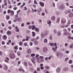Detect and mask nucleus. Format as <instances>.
I'll return each instance as SVG.
<instances>
[{
  "instance_id": "54",
  "label": "nucleus",
  "mask_w": 73,
  "mask_h": 73,
  "mask_svg": "<svg viewBox=\"0 0 73 73\" xmlns=\"http://www.w3.org/2000/svg\"><path fill=\"white\" fill-rule=\"evenodd\" d=\"M35 49H36V50H39L40 49V48L36 47H35Z\"/></svg>"
},
{
  "instance_id": "50",
  "label": "nucleus",
  "mask_w": 73,
  "mask_h": 73,
  "mask_svg": "<svg viewBox=\"0 0 73 73\" xmlns=\"http://www.w3.org/2000/svg\"><path fill=\"white\" fill-rule=\"evenodd\" d=\"M1 24L2 26V27H4V23H1Z\"/></svg>"
},
{
  "instance_id": "37",
  "label": "nucleus",
  "mask_w": 73,
  "mask_h": 73,
  "mask_svg": "<svg viewBox=\"0 0 73 73\" xmlns=\"http://www.w3.org/2000/svg\"><path fill=\"white\" fill-rule=\"evenodd\" d=\"M24 64L25 66H27V62H25L24 63Z\"/></svg>"
},
{
  "instance_id": "2",
  "label": "nucleus",
  "mask_w": 73,
  "mask_h": 73,
  "mask_svg": "<svg viewBox=\"0 0 73 73\" xmlns=\"http://www.w3.org/2000/svg\"><path fill=\"white\" fill-rule=\"evenodd\" d=\"M63 70L64 72H68V71H69V68L68 67H64Z\"/></svg>"
},
{
  "instance_id": "45",
  "label": "nucleus",
  "mask_w": 73,
  "mask_h": 73,
  "mask_svg": "<svg viewBox=\"0 0 73 73\" xmlns=\"http://www.w3.org/2000/svg\"><path fill=\"white\" fill-rule=\"evenodd\" d=\"M67 33H68L67 32V31H66V32H65L64 31V35H68V34H67Z\"/></svg>"
},
{
  "instance_id": "16",
  "label": "nucleus",
  "mask_w": 73,
  "mask_h": 73,
  "mask_svg": "<svg viewBox=\"0 0 73 73\" xmlns=\"http://www.w3.org/2000/svg\"><path fill=\"white\" fill-rule=\"evenodd\" d=\"M73 14L72 13H70L69 14V17H73Z\"/></svg>"
},
{
  "instance_id": "53",
  "label": "nucleus",
  "mask_w": 73,
  "mask_h": 73,
  "mask_svg": "<svg viewBox=\"0 0 73 73\" xmlns=\"http://www.w3.org/2000/svg\"><path fill=\"white\" fill-rule=\"evenodd\" d=\"M66 53H69V51L68 50L66 51L65 52Z\"/></svg>"
},
{
  "instance_id": "18",
  "label": "nucleus",
  "mask_w": 73,
  "mask_h": 73,
  "mask_svg": "<svg viewBox=\"0 0 73 73\" xmlns=\"http://www.w3.org/2000/svg\"><path fill=\"white\" fill-rule=\"evenodd\" d=\"M55 19L56 18H55V17H54V16H53L51 18V20H52V21H54V20H55Z\"/></svg>"
},
{
  "instance_id": "29",
  "label": "nucleus",
  "mask_w": 73,
  "mask_h": 73,
  "mask_svg": "<svg viewBox=\"0 0 73 73\" xmlns=\"http://www.w3.org/2000/svg\"><path fill=\"white\" fill-rule=\"evenodd\" d=\"M32 36L33 37H35V32H32Z\"/></svg>"
},
{
  "instance_id": "49",
  "label": "nucleus",
  "mask_w": 73,
  "mask_h": 73,
  "mask_svg": "<svg viewBox=\"0 0 73 73\" xmlns=\"http://www.w3.org/2000/svg\"><path fill=\"white\" fill-rule=\"evenodd\" d=\"M8 13H11V10H8Z\"/></svg>"
},
{
  "instance_id": "7",
  "label": "nucleus",
  "mask_w": 73,
  "mask_h": 73,
  "mask_svg": "<svg viewBox=\"0 0 73 73\" xmlns=\"http://www.w3.org/2000/svg\"><path fill=\"white\" fill-rule=\"evenodd\" d=\"M47 24H48V26L49 27H50L51 26V23H52V22H51V21L50 20H48L47 21Z\"/></svg>"
},
{
  "instance_id": "61",
  "label": "nucleus",
  "mask_w": 73,
  "mask_h": 73,
  "mask_svg": "<svg viewBox=\"0 0 73 73\" xmlns=\"http://www.w3.org/2000/svg\"><path fill=\"white\" fill-rule=\"evenodd\" d=\"M40 68L41 69H42V70H43V69H44V67L43 66L40 67Z\"/></svg>"
},
{
  "instance_id": "15",
  "label": "nucleus",
  "mask_w": 73,
  "mask_h": 73,
  "mask_svg": "<svg viewBox=\"0 0 73 73\" xmlns=\"http://www.w3.org/2000/svg\"><path fill=\"white\" fill-rule=\"evenodd\" d=\"M14 15V11H11V16H13Z\"/></svg>"
},
{
  "instance_id": "58",
  "label": "nucleus",
  "mask_w": 73,
  "mask_h": 73,
  "mask_svg": "<svg viewBox=\"0 0 73 73\" xmlns=\"http://www.w3.org/2000/svg\"><path fill=\"white\" fill-rule=\"evenodd\" d=\"M41 15H42V16H44V15H45V13L43 12H42V13Z\"/></svg>"
},
{
  "instance_id": "12",
  "label": "nucleus",
  "mask_w": 73,
  "mask_h": 73,
  "mask_svg": "<svg viewBox=\"0 0 73 73\" xmlns=\"http://www.w3.org/2000/svg\"><path fill=\"white\" fill-rule=\"evenodd\" d=\"M39 3L42 7H44V3L43 2H42L41 1H40L39 2Z\"/></svg>"
},
{
  "instance_id": "23",
  "label": "nucleus",
  "mask_w": 73,
  "mask_h": 73,
  "mask_svg": "<svg viewBox=\"0 0 73 73\" xmlns=\"http://www.w3.org/2000/svg\"><path fill=\"white\" fill-rule=\"evenodd\" d=\"M60 55H61V54H60V52H57V57H59Z\"/></svg>"
},
{
  "instance_id": "20",
  "label": "nucleus",
  "mask_w": 73,
  "mask_h": 73,
  "mask_svg": "<svg viewBox=\"0 0 73 73\" xmlns=\"http://www.w3.org/2000/svg\"><path fill=\"white\" fill-rule=\"evenodd\" d=\"M17 20L18 21H22V18L21 17H19L17 19Z\"/></svg>"
},
{
  "instance_id": "14",
  "label": "nucleus",
  "mask_w": 73,
  "mask_h": 73,
  "mask_svg": "<svg viewBox=\"0 0 73 73\" xmlns=\"http://www.w3.org/2000/svg\"><path fill=\"white\" fill-rule=\"evenodd\" d=\"M44 44H47L48 43V40L46 38L44 40Z\"/></svg>"
},
{
  "instance_id": "26",
  "label": "nucleus",
  "mask_w": 73,
  "mask_h": 73,
  "mask_svg": "<svg viewBox=\"0 0 73 73\" xmlns=\"http://www.w3.org/2000/svg\"><path fill=\"white\" fill-rule=\"evenodd\" d=\"M7 34L8 35H11V31H8L7 32Z\"/></svg>"
},
{
  "instance_id": "56",
  "label": "nucleus",
  "mask_w": 73,
  "mask_h": 73,
  "mask_svg": "<svg viewBox=\"0 0 73 73\" xmlns=\"http://www.w3.org/2000/svg\"><path fill=\"white\" fill-rule=\"evenodd\" d=\"M54 33L55 34H56L57 33V30H54Z\"/></svg>"
},
{
  "instance_id": "22",
  "label": "nucleus",
  "mask_w": 73,
  "mask_h": 73,
  "mask_svg": "<svg viewBox=\"0 0 73 73\" xmlns=\"http://www.w3.org/2000/svg\"><path fill=\"white\" fill-rule=\"evenodd\" d=\"M41 37L42 38H44V37H45V35L44 34H43L42 33H41Z\"/></svg>"
},
{
  "instance_id": "48",
  "label": "nucleus",
  "mask_w": 73,
  "mask_h": 73,
  "mask_svg": "<svg viewBox=\"0 0 73 73\" xmlns=\"http://www.w3.org/2000/svg\"><path fill=\"white\" fill-rule=\"evenodd\" d=\"M15 49H17V46H16L14 47Z\"/></svg>"
},
{
  "instance_id": "52",
  "label": "nucleus",
  "mask_w": 73,
  "mask_h": 73,
  "mask_svg": "<svg viewBox=\"0 0 73 73\" xmlns=\"http://www.w3.org/2000/svg\"><path fill=\"white\" fill-rule=\"evenodd\" d=\"M19 71H22V70H23V71L24 72V70H23V69H22V68L19 69Z\"/></svg>"
},
{
  "instance_id": "55",
  "label": "nucleus",
  "mask_w": 73,
  "mask_h": 73,
  "mask_svg": "<svg viewBox=\"0 0 73 73\" xmlns=\"http://www.w3.org/2000/svg\"><path fill=\"white\" fill-rule=\"evenodd\" d=\"M41 61L42 62H44V60L43 59H41Z\"/></svg>"
},
{
  "instance_id": "62",
  "label": "nucleus",
  "mask_w": 73,
  "mask_h": 73,
  "mask_svg": "<svg viewBox=\"0 0 73 73\" xmlns=\"http://www.w3.org/2000/svg\"><path fill=\"white\" fill-rule=\"evenodd\" d=\"M37 44H38V42H35V45H37Z\"/></svg>"
},
{
  "instance_id": "28",
  "label": "nucleus",
  "mask_w": 73,
  "mask_h": 73,
  "mask_svg": "<svg viewBox=\"0 0 73 73\" xmlns=\"http://www.w3.org/2000/svg\"><path fill=\"white\" fill-rule=\"evenodd\" d=\"M10 17L9 15L7 16L6 19L7 20H9V19Z\"/></svg>"
},
{
  "instance_id": "6",
  "label": "nucleus",
  "mask_w": 73,
  "mask_h": 73,
  "mask_svg": "<svg viewBox=\"0 0 73 73\" xmlns=\"http://www.w3.org/2000/svg\"><path fill=\"white\" fill-rule=\"evenodd\" d=\"M3 69L4 70H7L8 69V67L6 65L3 64Z\"/></svg>"
},
{
  "instance_id": "38",
  "label": "nucleus",
  "mask_w": 73,
  "mask_h": 73,
  "mask_svg": "<svg viewBox=\"0 0 73 73\" xmlns=\"http://www.w3.org/2000/svg\"><path fill=\"white\" fill-rule=\"evenodd\" d=\"M69 63L70 64H72V60H70L69 61Z\"/></svg>"
},
{
  "instance_id": "42",
  "label": "nucleus",
  "mask_w": 73,
  "mask_h": 73,
  "mask_svg": "<svg viewBox=\"0 0 73 73\" xmlns=\"http://www.w3.org/2000/svg\"><path fill=\"white\" fill-rule=\"evenodd\" d=\"M30 32H31V31L29 30H27V33H28V34H29L30 33Z\"/></svg>"
},
{
  "instance_id": "35",
  "label": "nucleus",
  "mask_w": 73,
  "mask_h": 73,
  "mask_svg": "<svg viewBox=\"0 0 73 73\" xmlns=\"http://www.w3.org/2000/svg\"><path fill=\"white\" fill-rule=\"evenodd\" d=\"M45 68L46 69H49V68H50V67H49V66H45Z\"/></svg>"
},
{
  "instance_id": "5",
  "label": "nucleus",
  "mask_w": 73,
  "mask_h": 73,
  "mask_svg": "<svg viewBox=\"0 0 73 73\" xmlns=\"http://www.w3.org/2000/svg\"><path fill=\"white\" fill-rule=\"evenodd\" d=\"M27 53L28 54H31L32 53V50L30 49H28L27 51Z\"/></svg>"
},
{
  "instance_id": "32",
  "label": "nucleus",
  "mask_w": 73,
  "mask_h": 73,
  "mask_svg": "<svg viewBox=\"0 0 73 73\" xmlns=\"http://www.w3.org/2000/svg\"><path fill=\"white\" fill-rule=\"evenodd\" d=\"M68 60H69V58H68V57H66L65 59V61L66 62L68 61Z\"/></svg>"
},
{
  "instance_id": "46",
  "label": "nucleus",
  "mask_w": 73,
  "mask_h": 73,
  "mask_svg": "<svg viewBox=\"0 0 73 73\" xmlns=\"http://www.w3.org/2000/svg\"><path fill=\"white\" fill-rule=\"evenodd\" d=\"M35 56V54H32L31 55V57H34V56Z\"/></svg>"
},
{
  "instance_id": "39",
  "label": "nucleus",
  "mask_w": 73,
  "mask_h": 73,
  "mask_svg": "<svg viewBox=\"0 0 73 73\" xmlns=\"http://www.w3.org/2000/svg\"><path fill=\"white\" fill-rule=\"evenodd\" d=\"M31 57L30 54L27 55L26 56V57L27 58H29Z\"/></svg>"
},
{
  "instance_id": "13",
  "label": "nucleus",
  "mask_w": 73,
  "mask_h": 73,
  "mask_svg": "<svg viewBox=\"0 0 73 73\" xmlns=\"http://www.w3.org/2000/svg\"><path fill=\"white\" fill-rule=\"evenodd\" d=\"M3 40H7V37L6 35H4L3 37Z\"/></svg>"
},
{
  "instance_id": "63",
  "label": "nucleus",
  "mask_w": 73,
  "mask_h": 73,
  "mask_svg": "<svg viewBox=\"0 0 73 73\" xmlns=\"http://www.w3.org/2000/svg\"><path fill=\"white\" fill-rule=\"evenodd\" d=\"M45 60H48V57H46L45 58Z\"/></svg>"
},
{
  "instance_id": "10",
  "label": "nucleus",
  "mask_w": 73,
  "mask_h": 73,
  "mask_svg": "<svg viewBox=\"0 0 73 73\" xmlns=\"http://www.w3.org/2000/svg\"><path fill=\"white\" fill-rule=\"evenodd\" d=\"M15 31L17 32H19V31H20L19 29V28L17 26L15 27Z\"/></svg>"
},
{
  "instance_id": "40",
  "label": "nucleus",
  "mask_w": 73,
  "mask_h": 73,
  "mask_svg": "<svg viewBox=\"0 0 73 73\" xmlns=\"http://www.w3.org/2000/svg\"><path fill=\"white\" fill-rule=\"evenodd\" d=\"M49 38H50V40H52V36L50 35V36Z\"/></svg>"
},
{
  "instance_id": "11",
  "label": "nucleus",
  "mask_w": 73,
  "mask_h": 73,
  "mask_svg": "<svg viewBox=\"0 0 73 73\" xmlns=\"http://www.w3.org/2000/svg\"><path fill=\"white\" fill-rule=\"evenodd\" d=\"M61 23L62 24H64L65 23V20L64 18L62 19V20L61 21Z\"/></svg>"
},
{
  "instance_id": "1",
  "label": "nucleus",
  "mask_w": 73,
  "mask_h": 73,
  "mask_svg": "<svg viewBox=\"0 0 73 73\" xmlns=\"http://www.w3.org/2000/svg\"><path fill=\"white\" fill-rule=\"evenodd\" d=\"M59 8L61 10H63L65 8V6L63 4H62L59 6Z\"/></svg>"
},
{
  "instance_id": "41",
  "label": "nucleus",
  "mask_w": 73,
  "mask_h": 73,
  "mask_svg": "<svg viewBox=\"0 0 73 73\" xmlns=\"http://www.w3.org/2000/svg\"><path fill=\"white\" fill-rule=\"evenodd\" d=\"M3 52L1 51H0V56H2V55H3Z\"/></svg>"
},
{
  "instance_id": "60",
  "label": "nucleus",
  "mask_w": 73,
  "mask_h": 73,
  "mask_svg": "<svg viewBox=\"0 0 73 73\" xmlns=\"http://www.w3.org/2000/svg\"><path fill=\"white\" fill-rule=\"evenodd\" d=\"M68 31L69 32H70V28H68Z\"/></svg>"
},
{
  "instance_id": "51",
  "label": "nucleus",
  "mask_w": 73,
  "mask_h": 73,
  "mask_svg": "<svg viewBox=\"0 0 73 73\" xmlns=\"http://www.w3.org/2000/svg\"><path fill=\"white\" fill-rule=\"evenodd\" d=\"M29 44H30V46H32L33 45V43L32 42H30L29 43Z\"/></svg>"
},
{
  "instance_id": "27",
  "label": "nucleus",
  "mask_w": 73,
  "mask_h": 73,
  "mask_svg": "<svg viewBox=\"0 0 73 73\" xmlns=\"http://www.w3.org/2000/svg\"><path fill=\"white\" fill-rule=\"evenodd\" d=\"M15 44H16V43H15V42H11V45L12 46H14Z\"/></svg>"
},
{
  "instance_id": "47",
  "label": "nucleus",
  "mask_w": 73,
  "mask_h": 73,
  "mask_svg": "<svg viewBox=\"0 0 73 73\" xmlns=\"http://www.w3.org/2000/svg\"><path fill=\"white\" fill-rule=\"evenodd\" d=\"M63 31H64V32H67V30H66V29H64L63 30Z\"/></svg>"
},
{
  "instance_id": "44",
  "label": "nucleus",
  "mask_w": 73,
  "mask_h": 73,
  "mask_svg": "<svg viewBox=\"0 0 73 73\" xmlns=\"http://www.w3.org/2000/svg\"><path fill=\"white\" fill-rule=\"evenodd\" d=\"M39 57L40 59H43L44 58V57L42 56H39Z\"/></svg>"
},
{
  "instance_id": "24",
  "label": "nucleus",
  "mask_w": 73,
  "mask_h": 73,
  "mask_svg": "<svg viewBox=\"0 0 73 73\" xmlns=\"http://www.w3.org/2000/svg\"><path fill=\"white\" fill-rule=\"evenodd\" d=\"M57 35L58 36H61V33L60 32H57Z\"/></svg>"
},
{
  "instance_id": "9",
  "label": "nucleus",
  "mask_w": 73,
  "mask_h": 73,
  "mask_svg": "<svg viewBox=\"0 0 73 73\" xmlns=\"http://www.w3.org/2000/svg\"><path fill=\"white\" fill-rule=\"evenodd\" d=\"M61 71V68L60 67L58 68L56 70V72L57 73H59Z\"/></svg>"
},
{
  "instance_id": "8",
  "label": "nucleus",
  "mask_w": 73,
  "mask_h": 73,
  "mask_svg": "<svg viewBox=\"0 0 73 73\" xmlns=\"http://www.w3.org/2000/svg\"><path fill=\"white\" fill-rule=\"evenodd\" d=\"M52 48L53 50L55 52H56L57 51V50H56V49H57V46H55V48L52 47Z\"/></svg>"
},
{
  "instance_id": "4",
  "label": "nucleus",
  "mask_w": 73,
  "mask_h": 73,
  "mask_svg": "<svg viewBox=\"0 0 73 73\" xmlns=\"http://www.w3.org/2000/svg\"><path fill=\"white\" fill-rule=\"evenodd\" d=\"M15 57V54H10V57L11 58H14Z\"/></svg>"
},
{
  "instance_id": "25",
  "label": "nucleus",
  "mask_w": 73,
  "mask_h": 73,
  "mask_svg": "<svg viewBox=\"0 0 73 73\" xmlns=\"http://www.w3.org/2000/svg\"><path fill=\"white\" fill-rule=\"evenodd\" d=\"M35 31H36L37 32H39V31H40V30L39 29H38L37 28H36L35 29Z\"/></svg>"
},
{
  "instance_id": "59",
  "label": "nucleus",
  "mask_w": 73,
  "mask_h": 73,
  "mask_svg": "<svg viewBox=\"0 0 73 73\" xmlns=\"http://www.w3.org/2000/svg\"><path fill=\"white\" fill-rule=\"evenodd\" d=\"M5 62H7V63H8L9 62V61H8L7 60H6V59H5Z\"/></svg>"
},
{
  "instance_id": "34",
  "label": "nucleus",
  "mask_w": 73,
  "mask_h": 73,
  "mask_svg": "<svg viewBox=\"0 0 73 73\" xmlns=\"http://www.w3.org/2000/svg\"><path fill=\"white\" fill-rule=\"evenodd\" d=\"M60 18H58L57 19V21L56 22V23H58L60 22Z\"/></svg>"
},
{
  "instance_id": "17",
  "label": "nucleus",
  "mask_w": 73,
  "mask_h": 73,
  "mask_svg": "<svg viewBox=\"0 0 73 73\" xmlns=\"http://www.w3.org/2000/svg\"><path fill=\"white\" fill-rule=\"evenodd\" d=\"M26 41H28L29 40V38H31V37L29 36H26Z\"/></svg>"
},
{
  "instance_id": "33",
  "label": "nucleus",
  "mask_w": 73,
  "mask_h": 73,
  "mask_svg": "<svg viewBox=\"0 0 73 73\" xmlns=\"http://www.w3.org/2000/svg\"><path fill=\"white\" fill-rule=\"evenodd\" d=\"M49 45H50L51 46H53L54 45V43H50Z\"/></svg>"
},
{
  "instance_id": "36",
  "label": "nucleus",
  "mask_w": 73,
  "mask_h": 73,
  "mask_svg": "<svg viewBox=\"0 0 73 73\" xmlns=\"http://www.w3.org/2000/svg\"><path fill=\"white\" fill-rule=\"evenodd\" d=\"M19 45H20L21 46L23 45V42H21L19 43Z\"/></svg>"
},
{
  "instance_id": "57",
  "label": "nucleus",
  "mask_w": 73,
  "mask_h": 73,
  "mask_svg": "<svg viewBox=\"0 0 73 73\" xmlns=\"http://www.w3.org/2000/svg\"><path fill=\"white\" fill-rule=\"evenodd\" d=\"M24 45L25 46H27V43H25L24 44Z\"/></svg>"
},
{
  "instance_id": "64",
  "label": "nucleus",
  "mask_w": 73,
  "mask_h": 73,
  "mask_svg": "<svg viewBox=\"0 0 73 73\" xmlns=\"http://www.w3.org/2000/svg\"><path fill=\"white\" fill-rule=\"evenodd\" d=\"M34 3L35 4H37V2H36V1L35 0H34Z\"/></svg>"
},
{
  "instance_id": "19",
  "label": "nucleus",
  "mask_w": 73,
  "mask_h": 73,
  "mask_svg": "<svg viewBox=\"0 0 73 73\" xmlns=\"http://www.w3.org/2000/svg\"><path fill=\"white\" fill-rule=\"evenodd\" d=\"M4 5L5 6H6L7 5V0H4Z\"/></svg>"
},
{
  "instance_id": "21",
  "label": "nucleus",
  "mask_w": 73,
  "mask_h": 73,
  "mask_svg": "<svg viewBox=\"0 0 73 73\" xmlns=\"http://www.w3.org/2000/svg\"><path fill=\"white\" fill-rule=\"evenodd\" d=\"M67 38L69 39H71L72 40H73V37H72L70 36H68Z\"/></svg>"
},
{
  "instance_id": "31",
  "label": "nucleus",
  "mask_w": 73,
  "mask_h": 73,
  "mask_svg": "<svg viewBox=\"0 0 73 73\" xmlns=\"http://www.w3.org/2000/svg\"><path fill=\"white\" fill-rule=\"evenodd\" d=\"M70 48H73V44L72 43L70 46Z\"/></svg>"
},
{
  "instance_id": "3",
  "label": "nucleus",
  "mask_w": 73,
  "mask_h": 73,
  "mask_svg": "<svg viewBox=\"0 0 73 73\" xmlns=\"http://www.w3.org/2000/svg\"><path fill=\"white\" fill-rule=\"evenodd\" d=\"M43 51L44 53L47 52H48V48L46 47H44L43 48Z\"/></svg>"
},
{
  "instance_id": "30",
  "label": "nucleus",
  "mask_w": 73,
  "mask_h": 73,
  "mask_svg": "<svg viewBox=\"0 0 73 73\" xmlns=\"http://www.w3.org/2000/svg\"><path fill=\"white\" fill-rule=\"evenodd\" d=\"M33 28L32 29V30H33L34 29H35L36 28V26L35 25H33Z\"/></svg>"
},
{
  "instance_id": "43",
  "label": "nucleus",
  "mask_w": 73,
  "mask_h": 73,
  "mask_svg": "<svg viewBox=\"0 0 73 73\" xmlns=\"http://www.w3.org/2000/svg\"><path fill=\"white\" fill-rule=\"evenodd\" d=\"M37 71H40V68H37Z\"/></svg>"
}]
</instances>
